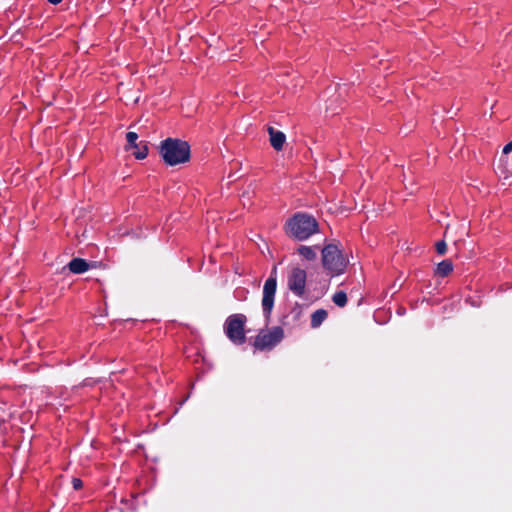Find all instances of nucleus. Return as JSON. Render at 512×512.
I'll list each match as a JSON object with an SVG mask.
<instances>
[{
	"mask_svg": "<svg viewBox=\"0 0 512 512\" xmlns=\"http://www.w3.org/2000/svg\"><path fill=\"white\" fill-rule=\"evenodd\" d=\"M453 270V264L450 260H443L437 265L436 274L442 277L449 275Z\"/></svg>",
	"mask_w": 512,
	"mask_h": 512,
	"instance_id": "f8f14e48",
	"label": "nucleus"
},
{
	"mask_svg": "<svg viewBox=\"0 0 512 512\" xmlns=\"http://www.w3.org/2000/svg\"><path fill=\"white\" fill-rule=\"evenodd\" d=\"M160 154L166 164L175 166L190 159V146L185 141L168 138L161 143Z\"/></svg>",
	"mask_w": 512,
	"mask_h": 512,
	"instance_id": "f257e3e1",
	"label": "nucleus"
},
{
	"mask_svg": "<svg viewBox=\"0 0 512 512\" xmlns=\"http://www.w3.org/2000/svg\"><path fill=\"white\" fill-rule=\"evenodd\" d=\"M288 287L297 296H302L306 287V272L301 268H293L288 276Z\"/></svg>",
	"mask_w": 512,
	"mask_h": 512,
	"instance_id": "0eeeda50",
	"label": "nucleus"
},
{
	"mask_svg": "<svg viewBox=\"0 0 512 512\" xmlns=\"http://www.w3.org/2000/svg\"><path fill=\"white\" fill-rule=\"evenodd\" d=\"M436 251L439 255H444L447 251V245L445 241H439L436 243Z\"/></svg>",
	"mask_w": 512,
	"mask_h": 512,
	"instance_id": "f3484780",
	"label": "nucleus"
},
{
	"mask_svg": "<svg viewBox=\"0 0 512 512\" xmlns=\"http://www.w3.org/2000/svg\"><path fill=\"white\" fill-rule=\"evenodd\" d=\"M317 251H318V247L317 246L310 247V246L301 245L297 249L298 254L303 259L308 260V261H313V260L316 259Z\"/></svg>",
	"mask_w": 512,
	"mask_h": 512,
	"instance_id": "9b49d317",
	"label": "nucleus"
},
{
	"mask_svg": "<svg viewBox=\"0 0 512 512\" xmlns=\"http://www.w3.org/2000/svg\"><path fill=\"white\" fill-rule=\"evenodd\" d=\"M268 133L270 136V144L271 146L280 151L283 148V145L286 141V136L283 132L274 129L273 127H268Z\"/></svg>",
	"mask_w": 512,
	"mask_h": 512,
	"instance_id": "1a4fd4ad",
	"label": "nucleus"
},
{
	"mask_svg": "<svg viewBox=\"0 0 512 512\" xmlns=\"http://www.w3.org/2000/svg\"><path fill=\"white\" fill-rule=\"evenodd\" d=\"M326 318L327 312L325 310H316L311 316V326L313 328L319 327Z\"/></svg>",
	"mask_w": 512,
	"mask_h": 512,
	"instance_id": "ddd939ff",
	"label": "nucleus"
},
{
	"mask_svg": "<svg viewBox=\"0 0 512 512\" xmlns=\"http://www.w3.org/2000/svg\"><path fill=\"white\" fill-rule=\"evenodd\" d=\"M68 268L74 274H81L89 269V264L82 258H74L69 262Z\"/></svg>",
	"mask_w": 512,
	"mask_h": 512,
	"instance_id": "9d476101",
	"label": "nucleus"
},
{
	"mask_svg": "<svg viewBox=\"0 0 512 512\" xmlns=\"http://www.w3.org/2000/svg\"><path fill=\"white\" fill-rule=\"evenodd\" d=\"M62 0H48V2L52 3V4H58L60 3Z\"/></svg>",
	"mask_w": 512,
	"mask_h": 512,
	"instance_id": "6ab92c4d",
	"label": "nucleus"
},
{
	"mask_svg": "<svg viewBox=\"0 0 512 512\" xmlns=\"http://www.w3.org/2000/svg\"><path fill=\"white\" fill-rule=\"evenodd\" d=\"M333 302L339 307H344L347 303L346 294L343 291L335 293L333 296Z\"/></svg>",
	"mask_w": 512,
	"mask_h": 512,
	"instance_id": "2eb2a0df",
	"label": "nucleus"
},
{
	"mask_svg": "<svg viewBox=\"0 0 512 512\" xmlns=\"http://www.w3.org/2000/svg\"><path fill=\"white\" fill-rule=\"evenodd\" d=\"M323 267L332 275L344 273L348 261L335 244H327L321 250Z\"/></svg>",
	"mask_w": 512,
	"mask_h": 512,
	"instance_id": "7ed1b4c3",
	"label": "nucleus"
},
{
	"mask_svg": "<svg viewBox=\"0 0 512 512\" xmlns=\"http://www.w3.org/2000/svg\"><path fill=\"white\" fill-rule=\"evenodd\" d=\"M277 281L276 277L271 275L264 283L263 286V297H262V308L266 319L271 315L274 298L276 293Z\"/></svg>",
	"mask_w": 512,
	"mask_h": 512,
	"instance_id": "423d86ee",
	"label": "nucleus"
},
{
	"mask_svg": "<svg viewBox=\"0 0 512 512\" xmlns=\"http://www.w3.org/2000/svg\"><path fill=\"white\" fill-rule=\"evenodd\" d=\"M135 149H136V151L133 154L137 159L146 158V156L148 154V148L145 144L138 143V148H135Z\"/></svg>",
	"mask_w": 512,
	"mask_h": 512,
	"instance_id": "dca6fc26",
	"label": "nucleus"
},
{
	"mask_svg": "<svg viewBox=\"0 0 512 512\" xmlns=\"http://www.w3.org/2000/svg\"><path fill=\"white\" fill-rule=\"evenodd\" d=\"M245 322L246 317L243 314L231 315L225 322L224 328L226 335L235 344H241L245 341Z\"/></svg>",
	"mask_w": 512,
	"mask_h": 512,
	"instance_id": "20e7f679",
	"label": "nucleus"
},
{
	"mask_svg": "<svg viewBox=\"0 0 512 512\" xmlns=\"http://www.w3.org/2000/svg\"><path fill=\"white\" fill-rule=\"evenodd\" d=\"M284 337V332L281 327H273L270 330L262 331L255 339V347L261 350L271 349L277 345Z\"/></svg>",
	"mask_w": 512,
	"mask_h": 512,
	"instance_id": "39448f33",
	"label": "nucleus"
},
{
	"mask_svg": "<svg viewBox=\"0 0 512 512\" xmlns=\"http://www.w3.org/2000/svg\"><path fill=\"white\" fill-rule=\"evenodd\" d=\"M72 484L75 490H78L82 487V481L79 478H73Z\"/></svg>",
	"mask_w": 512,
	"mask_h": 512,
	"instance_id": "a211bd4d",
	"label": "nucleus"
},
{
	"mask_svg": "<svg viewBox=\"0 0 512 512\" xmlns=\"http://www.w3.org/2000/svg\"><path fill=\"white\" fill-rule=\"evenodd\" d=\"M317 229L315 218L303 213L294 215L286 224L287 235L299 241L308 239Z\"/></svg>",
	"mask_w": 512,
	"mask_h": 512,
	"instance_id": "f03ea898",
	"label": "nucleus"
},
{
	"mask_svg": "<svg viewBox=\"0 0 512 512\" xmlns=\"http://www.w3.org/2000/svg\"><path fill=\"white\" fill-rule=\"evenodd\" d=\"M137 139H138L137 133H135V132H128L126 134V140L128 142V145H127L126 149L129 150L131 148H138Z\"/></svg>",
	"mask_w": 512,
	"mask_h": 512,
	"instance_id": "4468645a",
	"label": "nucleus"
},
{
	"mask_svg": "<svg viewBox=\"0 0 512 512\" xmlns=\"http://www.w3.org/2000/svg\"><path fill=\"white\" fill-rule=\"evenodd\" d=\"M497 168L507 175H512V141L504 146Z\"/></svg>",
	"mask_w": 512,
	"mask_h": 512,
	"instance_id": "6e6552de",
	"label": "nucleus"
}]
</instances>
